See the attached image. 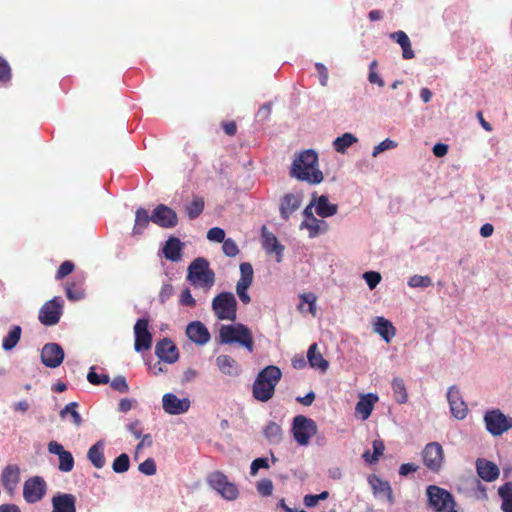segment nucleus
Instances as JSON below:
<instances>
[{"mask_svg": "<svg viewBox=\"0 0 512 512\" xmlns=\"http://www.w3.org/2000/svg\"><path fill=\"white\" fill-rule=\"evenodd\" d=\"M207 239L217 243H223L225 240V231L219 227H213L207 232Z\"/></svg>", "mask_w": 512, "mask_h": 512, "instance_id": "nucleus-56", "label": "nucleus"}, {"mask_svg": "<svg viewBox=\"0 0 512 512\" xmlns=\"http://www.w3.org/2000/svg\"><path fill=\"white\" fill-rule=\"evenodd\" d=\"M87 380L93 385L107 384L110 382V378L107 374L98 375L95 372L94 367L90 368Z\"/></svg>", "mask_w": 512, "mask_h": 512, "instance_id": "nucleus-48", "label": "nucleus"}, {"mask_svg": "<svg viewBox=\"0 0 512 512\" xmlns=\"http://www.w3.org/2000/svg\"><path fill=\"white\" fill-rule=\"evenodd\" d=\"M426 493L429 506L434 512H445L448 508L451 509L456 503L453 495L439 486H428Z\"/></svg>", "mask_w": 512, "mask_h": 512, "instance_id": "nucleus-8", "label": "nucleus"}, {"mask_svg": "<svg viewBox=\"0 0 512 512\" xmlns=\"http://www.w3.org/2000/svg\"><path fill=\"white\" fill-rule=\"evenodd\" d=\"M291 432L299 445L306 446L317 433V425L313 419L304 415H297L293 419Z\"/></svg>", "mask_w": 512, "mask_h": 512, "instance_id": "nucleus-6", "label": "nucleus"}, {"mask_svg": "<svg viewBox=\"0 0 512 512\" xmlns=\"http://www.w3.org/2000/svg\"><path fill=\"white\" fill-rule=\"evenodd\" d=\"M204 206H205V202H204V199L202 197H195L191 203H189L186 208H185V211L189 217V219L193 220V219H196L198 218L203 210H204Z\"/></svg>", "mask_w": 512, "mask_h": 512, "instance_id": "nucleus-41", "label": "nucleus"}, {"mask_svg": "<svg viewBox=\"0 0 512 512\" xmlns=\"http://www.w3.org/2000/svg\"><path fill=\"white\" fill-rule=\"evenodd\" d=\"M377 401L378 396L372 393L361 396L355 407L356 414L363 420L368 419Z\"/></svg>", "mask_w": 512, "mask_h": 512, "instance_id": "nucleus-25", "label": "nucleus"}, {"mask_svg": "<svg viewBox=\"0 0 512 512\" xmlns=\"http://www.w3.org/2000/svg\"><path fill=\"white\" fill-rule=\"evenodd\" d=\"M307 360L312 368L318 369L321 372H326L329 368V362L319 351L317 343H313L309 346L307 351Z\"/></svg>", "mask_w": 512, "mask_h": 512, "instance_id": "nucleus-26", "label": "nucleus"}, {"mask_svg": "<svg viewBox=\"0 0 512 512\" xmlns=\"http://www.w3.org/2000/svg\"><path fill=\"white\" fill-rule=\"evenodd\" d=\"M47 490L44 479L40 476H34L27 479L23 486V497L28 503L40 501Z\"/></svg>", "mask_w": 512, "mask_h": 512, "instance_id": "nucleus-13", "label": "nucleus"}, {"mask_svg": "<svg viewBox=\"0 0 512 512\" xmlns=\"http://www.w3.org/2000/svg\"><path fill=\"white\" fill-rule=\"evenodd\" d=\"M148 327L149 321L146 318L138 319L134 325V349L137 352L149 350L152 346V334Z\"/></svg>", "mask_w": 512, "mask_h": 512, "instance_id": "nucleus-14", "label": "nucleus"}, {"mask_svg": "<svg viewBox=\"0 0 512 512\" xmlns=\"http://www.w3.org/2000/svg\"><path fill=\"white\" fill-rule=\"evenodd\" d=\"M22 329L20 326H14L7 336L4 337L2 347L6 351L12 350L18 344L21 338Z\"/></svg>", "mask_w": 512, "mask_h": 512, "instance_id": "nucleus-39", "label": "nucleus"}, {"mask_svg": "<svg viewBox=\"0 0 512 512\" xmlns=\"http://www.w3.org/2000/svg\"><path fill=\"white\" fill-rule=\"evenodd\" d=\"M241 278L240 280H244L247 284H251L253 281V267L250 263H242L240 265Z\"/></svg>", "mask_w": 512, "mask_h": 512, "instance_id": "nucleus-58", "label": "nucleus"}, {"mask_svg": "<svg viewBox=\"0 0 512 512\" xmlns=\"http://www.w3.org/2000/svg\"><path fill=\"white\" fill-rule=\"evenodd\" d=\"M150 221L151 216H149L148 211L144 208H138L135 213V224L133 227V234H142L144 229L147 228Z\"/></svg>", "mask_w": 512, "mask_h": 512, "instance_id": "nucleus-34", "label": "nucleus"}, {"mask_svg": "<svg viewBox=\"0 0 512 512\" xmlns=\"http://www.w3.org/2000/svg\"><path fill=\"white\" fill-rule=\"evenodd\" d=\"M273 491L272 481L269 479H263L258 482V492L263 496H270Z\"/></svg>", "mask_w": 512, "mask_h": 512, "instance_id": "nucleus-60", "label": "nucleus"}, {"mask_svg": "<svg viewBox=\"0 0 512 512\" xmlns=\"http://www.w3.org/2000/svg\"><path fill=\"white\" fill-rule=\"evenodd\" d=\"M216 365L225 375L236 376L240 372L237 362L228 355H219L216 358Z\"/></svg>", "mask_w": 512, "mask_h": 512, "instance_id": "nucleus-31", "label": "nucleus"}, {"mask_svg": "<svg viewBox=\"0 0 512 512\" xmlns=\"http://www.w3.org/2000/svg\"><path fill=\"white\" fill-rule=\"evenodd\" d=\"M476 469L479 477L486 482H492L499 477L498 466L486 459H478L476 461Z\"/></svg>", "mask_w": 512, "mask_h": 512, "instance_id": "nucleus-23", "label": "nucleus"}, {"mask_svg": "<svg viewBox=\"0 0 512 512\" xmlns=\"http://www.w3.org/2000/svg\"><path fill=\"white\" fill-rule=\"evenodd\" d=\"M498 494L502 498V511L512 512V483L507 482L502 485L498 490Z\"/></svg>", "mask_w": 512, "mask_h": 512, "instance_id": "nucleus-36", "label": "nucleus"}, {"mask_svg": "<svg viewBox=\"0 0 512 512\" xmlns=\"http://www.w3.org/2000/svg\"><path fill=\"white\" fill-rule=\"evenodd\" d=\"M187 279L194 287L209 289L215 282V274L204 258H196L188 267Z\"/></svg>", "mask_w": 512, "mask_h": 512, "instance_id": "nucleus-3", "label": "nucleus"}, {"mask_svg": "<svg viewBox=\"0 0 512 512\" xmlns=\"http://www.w3.org/2000/svg\"><path fill=\"white\" fill-rule=\"evenodd\" d=\"M64 359V351L57 343H47L41 351V361L48 368L59 367Z\"/></svg>", "mask_w": 512, "mask_h": 512, "instance_id": "nucleus-16", "label": "nucleus"}, {"mask_svg": "<svg viewBox=\"0 0 512 512\" xmlns=\"http://www.w3.org/2000/svg\"><path fill=\"white\" fill-rule=\"evenodd\" d=\"M174 294L173 286L170 283L164 284L159 292V301L164 304Z\"/></svg>", "mask_w": 512, "mask_h": 512, "instance_id": "nucleus-59", "label": "nucleus"}, {"mask_svg": "<svg viewBox=\"0 0 512 512\" xmlns=\"http://www.w3.org/2000/svg\"><path fill=\"white\" fill-rule=\"evenodd\" d=\"M212 309L219 320L236 319L237 302L231 292H221L212 301Z\"/></svg>", "mask_w": 512, "mask_h": 512, "instance_id": "nucleus-7", "label": "nucleus"}, {"mask_svg": "<svg viewBox=\"0 0 512 512\" xmlns=\"http://www.w3.org/2000/svg\"><path fill=\"white\" fill-rule=\"evenodd\" d=\"M261 245L265 253L280 263L283 259L285 246L282 245L274 233L263 226L261 228Z\"/></svg>", "mask_w": 512, "mask_h": 512, "instance_id": "nucleus-12", "label": "nucleus"}, {"mask_svg": "<svg viewBox=\"0 0 512 512\" xmlns=\"http://www.w3.org/2000/svg\"><path fill=\"white\" fill-rule=\"evenodd\" d=\"M130 468L129 456L126 453L120 454L112 463V469L115 473H125Z\"/></svg>", "mask_w": 512, "mask_h": 512, "instance_id": "nucleus-43", "label": "nucleus"}, {"mask_svg": "<svg viewBox=\"0 0 512 512\" xmlns=\"http://www.w3.org/2000/svg\"><path fill=\"white\" fill-rule=\"evenodd\" d=\"M390 36L401 46L404 59H412L414 57L408 34H390Z\"/></svg>", "mask_w": 512, "mask_h": 512, "instance_id": "nucleus-38", "label": "nucleus"}, {"mask_svg": "<svg viewBox=\"0 0 512 512\" xmlns=\"http://www.w3.org/2000/svg\"><path fill=\"white\" fill-rule=\"evenodd\" d=\"M250 285L251 284H247V282H245L244 280H239L237 282L236 292H237V295L239 296L240 300L244 304H247L250 302V297L247 293V289L249 288Z\"/></svg>", "mask_w": 512, "mask_h": 512, "instance_id": "nucleus-53", "label": "nucleus"}, {"mask_svg": "<svg viewBox=\"0 0 512 512\" xmlns=\"http://www.w3.org/2000/svg\"><path fill=\"white\" fill-rule=\"evenodd\" d=\"M222 249L224 254L228 257H234L239 253L237 244L231 238H227L223 241Z\"/></svg>", "mask_w": 512, "mask_h": 512, "instance_id": "nucleus-52", "label": "nucleus"}, {"mask_svg": "<svg viewBox=\"0 0 512 512\" xmlns=\"http://www.w3.org/2000/svg\"><path fill=\"white\" fill-rule=\"evenodd\" d=\"M289 175L312 185L320 184L324 175L319 169L318 154L313 149H307L295 155Z\"/></svg>", "mask_w": 512, "mask_h": 512, "instance_id": "nucleus-1", "label": "nucleus"}, {"mask_svg": "<svg viewBox=\"0 0 512 512\" xmlns=\"http://www.w3.org/2000/svg\"><path fill=\"white\" fill-rule=\"evenodd\" d=\"M397 145V142L387 138L373 148L372 156L376 157L386 150L396 148Z\"/></svg>", "mask_w": 512, "mask_h": 512, "instance_id": "nucleus-50", "label": "nucleus"}, {"mask_svg": "<svg viewBox=\"0 0 512 512\" xmlns=\"http://www.w3.org/2000/svg\"><path fill=\"white\" fill-rule=\"evenodd\" d=\"M206 483L218 495L227 501L236 500L239 496L237 485L230 481L223 472L216 470L206 476Z\"/></svg>", "mask_w": 512, "mask_h": 512, "instance_id": "nucleus-4", "label": "nucleus"}, {"mask_svg": "<svg viewBox=\"0 0 512 512\" xmlns=\"http://www.w3.org/2000/svg\"><path fill=\"white\" fill-rule=\"evenodd\" d=\"M424 465L433 472H438L444 461V451L438 442L428 443L422 451Z\"/></svg>", "mask_w": 512, "mask_h": 512, "instance_id": "nucleus-11", "label": "nucleus"}, {"mask_svg": "<svg viewBox=\"0 0 512 512\" xmlns=\"http://www.w3.org/2000/svg\"><path fill=\"white\" fill-rule=\"evenodd\" d=\"M11 80V68L8 62L0 57V81L2 83H7Z\"/></svg>", "mask_w": 512, "mask_h": 512, "instance_id": "nucleus-57", "label": "nucleus"}, {"mask_svg": "<svg viewBox=\"0 0 512 512\" xmlns=\"http://www.w3.org/2000/svg\"><path fill=\"white\" fill-rule=\"evenodd\" d=\"M363 278L371 290L374 289L380 283V281L382 279L380 273H378L376 271L365 272L363 274Z\"/></svg>", "mask_w": 512, "mask_h": 512, "instance_id": "nucleus-54", "label": "nucleus"}, {"mask_svg": "<svg viewBox=\"0 0 512 512\" xmlns=\"http://www.w3.org/2000/svg\"><path fill=\"white\" fill-rule=\"evenodd\" d=\"M300 227L301 229L306 228L309 231L310 238H314L328 230V224L324 220H319L316 217L305 219Z\"/></svg>", "mask_w": 512, "mask_h": 512, "instance_id": "nucleus-32", "label": "nucleus"}, {"mask_svg": "<svg viewBox=\"0 0 512 512\" xmlns=\"http://www.w3.org/2000/svg\"><path fill=\"white\" fill-rule=\"evenodd\" d=\"M151 221L162 228H173L178 224V217L172 208L159 204L152 212Z\"/></svg>", "mask_w": 512, "mask_h": 512, "instance_id": "nucleus-15", "label": "nucleus"}, {"mask_svg": "<svg viewBox=\"0 0 512 512\" xmlns=\"http://www.w3.org/2000/svg\"><path fill=\"white\" fill-rule=\"evenodd\" d=\"M392 390L394 399L399 404H405L408 400V393L406 390L405 383L401 378H395L392 381Z\"/></svg>", "mask_w": 512, "mask_h": 512, "instance_id": "nucleus-37", "label": "nucleus"}, {"mask_svg": "<svg viewBox=\"0 0 512 512\" xmlns=\"http://www.w3.org/2000/svg\"><path fill=\"white\" fill-rule=\"evenodd\" d=\"M385 450V445L382 440H374L373 441V454L371 456L372 461H378L379 458L383 455Z\"/></svg>", "mask_w": 512, "mask_h": 512, "instance_id": "nucleus-61", "label": "nucleus"}, {"mask_svg": "<svg viewBox=\"0 0 512 512\" xmlns=\"http://www.w3.org/2000/svg\"><path fill=\"white\" fill-rule=\"evenodd\" d=\"M316 297L309 293V294H303L301 295V303L299 304L298 308L300 311H304V304L306 303L308 305V311L315 316L316 314Z\"/></svg>", "mask_w": 512, "mask_h": 512, "instance_id": "nucleus-47", "label": "nucleus"}, {"mask_svg": "<svg viewBox=\"0 0 512 512\" xmlns=\"http://www.w3.org/2000/svg\"><path fill=\"white\" fill-rule=\"evenodd\" d=\"M374 331L379 334L387 343H389L396 334V329L393 324L383 317L377 318L376 322L374 323Z\"/></svg>", "mask_w": 512, "mask_h": 512, "instance_id": "nucleus-30", "label": "nucleus"}, {"mask_svg": "<svg viewBox=\"0 0 512 512\" xmlns=\"http://www.w3.org/2000/svg\"><path fill=\"white\" fill-rule=\"evenodd\" d=\"M87 458L91 462V464L97 469H101L105 466L106 459L104 456L103 441H98L89 448Z\"/></svg>", "mask_w": 512, "mask_h": 512, "instance_id": "nucleus-27", "label": "nucleus"}, {"mask_svg": "<svg viewBox=\"0 0 512 512\" xmlns=\"http://www.w3.org/2000/svg\"><path fill=\"white\" fill-rule=\"evenodd\" d=\"M157 357L169 364L175 363L179 358V352L176 345L168 338H163L155 346Z\"/></svg>", "mask_w": 512, "mask_h": 512, "instance_id": "nucleus-19", "label": "nucleus"}, {"mask_svg": "<svg viewBox=\"0 0 512 512\" xmlns=\"http://www.w3.org/2000/svg\"><path fill=\"white\" fill-rule=\"evenodd\" d=\"M219 337L222 343H238L246 347L250 352L253 351L251 332L242 324L222 325L219 330Z\"/></svg>", "mask_w": 512, "mask_h": 512, "instance_id": "nucleus-5", "label": "nucleus"}, {"mask_svg": "<svg viewBox=\"0 0 512 512\" xmlns=\"http://www.w3.org/2000/svg\"><path fill=\"white\" fill-rule=\"evenodd\" d=\"M63 314V301L55 297L46 303L39 310L38 319L45 326H54L59 323Z\"/></svg>", "mask_w": 512, "mask_h": 512, "instance_id": "nucleus-10", "label": "nucleus"}, {"mask_svg": "<svg viewBox=\"0 0 512 512\" xmlns=\"http://www.w3.org/2000/svg\"><path fill=\"white\" fill-rule=\"evenodd\" d=\"M180 303L184 306L194 307L196 305L195 299L193 298L188 288L184 289L180 295Z\"/></svg>", "mask_w": 512, "mask_h": 512, "instance_id": "nucleus-62", "label": "nucleus"}, {"mask_svg": "<svg viewBox=\"0 0 512 512\" xmlns=\"http://www.w3.org/2000/svg\"><path fill=\"white\" fill-rule=\"evenodd\" d=\"M408 285L413 288H426L432 285V280L429 276L413 275L409 278Z\"/></svg>", "mask_w": 512, "mask_h": 512, "instance_id": "nucleus-46", "label": "nucleus"}, {"mask_svg": "<svg viewBox=\"0 0 512 512\" xmlns=\"http://www.w3.org/2000/svg\"><path fill=\"white\" fill-rule=\"evenodd\" d=\"M20 481V469L17 465H7L1 475V483L5 490L13 493Z\"/></svg>", "mask_w": 512, "mask_h": 512, "instance_id": "nucleus-22", "label": "nucleus"}, {"mask_svg": "<svg viewBox=\"0 0 512 512\" xmlns=\"http://www.w3.org/2000/svg\"><path fill=\"white\" fill-rule=\"evenodd\" d=\"M265 438L271 444H278L281 442L283 437V431L279 424L270 422L263 430Z\"/></svg>", "mask_w": 512, "mask_h": 512, "instance_id": "nucleus-35", "label": "nucleus"}, {"mask_svg": "<svg viewBox=\"0 0 512 512\" xmlns=\"http://www.w3.org/2000/svg\"><path fill=\"white\" fill-rule=\"evenodd\" d=\"M59 458V470L62 472H70L74 467V458L71 452L65 450L58 456Z\"/></svg>", "mask_w": 512, "mask_h": 512, "instance_id": "nucleus-45", "label": "nucleus"}, {"mask_svg": "<svg viewBox=\"0 0 512 512\" xmlns=\"http://www.w3.org/2000/svg\"><path fill=\"white\" fill-rule=\"evenodd\" d=\"M369 483L372 486L374 494L384 495L390 502L393 501L392 488L388 481H384L380 477L372 475L369 478Z\"/></svg>", "mask_w": 512, "mask_h": 512, "instance_id": "nucleus-33", "label": "nucleus"}, {"mask_svg": "<svg viewBox=\"0 0 512 512\" xmlns=\"http://www.w3.org/2000/svg\"><path fill=\"white\" fill-rule=\"evenodd\" d=\"M110 386L120 392V393H127L129 390V386L127 384V381L124 376H117L115 377L111 382Z\"/></svg>", "mask_w": 512, "mask_h": 512, "instance_id": "nucleus-55", "label": "nucleus"}, {"mask_svg": "<svg viewBox=\"0 0 512 512\" xmlns=\"http://www.w3.org/2000/svg\"><path fill=\"white\" fill-rule=\"evenodd\" d=\"M315 209L318 216L322 218L331 217L338 211L336 204H331L326 195L315 197Z\"/></svg>", "mask_w": 512, "mask_h": 512, "instance_id": "nucleus-28", "label": "nucleus"}, {"mask_svg": "<svg viewBox=\"0 0 512 512\" xmlns=\"http://www.w3.org/2000/svg\"><path fill=\"white\" fill-rule=\"evenodd\" d=\"M187 337L198 345H204L210 340V333L206 326L200 321H194L186 327Z\"/></svg>", "mask_w": 512, "mask_h": 512, "instance_id": "nucleus-21", "label": "nucleus"}, {"mask_svg": "<svg viewBox=\"0 0 512 512\" xmlns=\"http://www.w3.org/2000/svg\"><path fill=\"white\" fill-rule=\"evenodd\" d=\"M484 422L487 431L493 436H500L512 428V418L505 416L499 409L487 411Z\"/></svg>", "mask_w": 512, "mask_h": 512, "instance_id": "nucleus-9", "label": "nucleus"}, {"mask_svg": "<svg viewBox=\"0 0 512 512\" xmlns=\"http://www.w3.org/2000/svg\"><path fill=\"white\" fill-rule=\"evenodd\" d=\"M162 407L170 415H179L189 410L190 400L188 398L180 399L173 393H166L162 397Z\"/></svg>", "mask_w": 512, "mask_h": 512, "instance_id": "nucleus-17", "label": "nucleus"}, {"mask_svg": "<svg viewBox=\"0 0 512 512\" xmlns=\"http://www.w3.org/2000/svg\"><path fill=\"white\" fill-rule=\"evenodd\" d=\"M138 469L141 473H143L147 476H152L157 471L156 463H155L154 459H152V458H147L145 461H143L139 465Z\"/></svg>", "mask_w": 512, "mask_h": 512, "instance_id": "nucleus-51", "label": "nucleus"}, {"mask_svg": "<svg viewBox=\"0 0 512 512\" xmlns=\"http://www.w3.org/2000/svg\"><path fill=\"white\" fill-rule=\"evenodd\" d=\"M222 129L228 136H234L237 132V126L234 121H224L221 123Z\"/></svg>", "mask_w": 512, "mask_h": 512, "instance_id": "nucleus-64", "label": "nucleus"}, {"mask_svg": "<svg viewBox=\"0 0 512 512\" xmlns=\"http://www.w3.org/2000/svg\"><path fill=\"white\" fill-rule=\"evenodd\" d=\"M182 246L183 244L178 238L170 237L163 248L165 258L174 262L179 261L182 256Z\"/></svg>", "mask_w": 512, "mask_h": 512, "instance_id": "nucleus-29", "label": "nucleus"}, {"mask_svg": "<svg viewBox=\"0 0 512 512\" xmlns=\"http://www.w3.org/2000/svg\"><path fill=\"white\" fill-rule=\"evenodd\" d=\"M75 502L72 494H57L52 498V512H76Z\"/></svg>", "mask_w": 512, "mask_h": 512, "instance_id": "nucleus-24", "label": "nucleus"}, {"mask_svg": "<svg viewBox=\"0 0 512 512\" xmlns=\"http://www.w3.org/2000/svg\"><path fill=\"white\" fill-rule=\"evenodd\" d=\"M66 296L69 300L78 301L84 298L85 290L81 285L71 283L66 286Z\"/></svg>", "mask_w": 512, "mask_h": 512, "instance_id": "nucleus-44", "label": "nucleus"}, {"mask_svg": "<svg viewBox=\"0 0 512 512\" xmlns=\"http://www.w3.org/2000/svg\"><path fill=\"white\" fill-rule=\"evenodd\" d=\"M75 268V265L73 262L66 260L64 261L58 268L55 278L56 280H61L71 274Z\"/></svg>", "mask_w": 512, "mask_h": 512, "instance_id": "nucleus-49", "label": "nucleus"}, {"mask_svg": "<svg viewBox=\"0 0 512 512\" xmlns=\"http://www.w3.org/2000/svg\"><path fill=\"white\" fill-rule=\"evenodd\" d=\"M315 67L319 75V81L322 86H326L328 82V70L322 63H316Z\"/></svg>", "mask_w": 512, "mask_h": 512, "instance_id": "nucleus-63", "label": "nucleus"}, {"mask_svg": "<svg viewBox=\"0 0 512 512\" xmlns=\"http://www.w3.org/2000/svg\"><path fill=\"white\" fill-rule=\"evenodd\" d=\"M302 203L301 193H286L280 200L279 211L280 216L284 220H288L291 215L297 211Z\"/></svg>", "mask_w": 512, "mask_h": 512, "instance_id": "nucleus-20", "label": "nucleus"}, {"mask_svg": "<svg viewBox=\"0 0 512 512\" xmlns=\"http://www.w3.org/2000/svg\"><path fill=\"white\" fill-rule=\"evenodd\" d=\"M451 414L458 420L464 419L468 414V406L462 399L459 389L451 386L447 392Z\"/></svg>", "mask_w": 512, "mask_h": 512, "instance_id": "nucleus-18", "label": "nucleus"}, {"mask_svg": "<svg viewBox=\"0 0 512 512\" xmlns=\"http://www.w3.org/2000/svg\"><path fill=\"white\" fill-rule=\"evenodd\" d=\"M282 378L278 366L268 365L258 372V401L267 402L275 393V388Z\"/></svg>", "mask_w": 512, "mask_h": 512, "instance_id": "nucleus-2", "label": "nucleus"}, {"mask_svg": "<svg viewBox=\"0 0 512 512\" xmlns=\"http://www.w3.org/2000/svg\"><path fill=\"white\" fill-rule=\"evenodd\" d=\"M355 142H357V138L353 134L344 133L342 136L337 137L334 140L333 146L337 152L344 153L347 148L352 146Z\"/></svg>", "mask_w": 512, "mask_h": 512, "instance_id": "nucleus-40", "label": "nucleus"}, {"mask_svg": "<svg viewBox=\"0 0 512 512\" xmlns=\"http://www.w3.org/2000/svg\"><path fill=\"white\" fill-rule=\"evenodd\" d=\"M78 403L77 402H70L68 403L61 411H60V417L65 418L67 414L70 415L73 424L76 427L81 426L83 420L81 415L77 411Z\"/></svg>", "mask_w": 512, "mask_h": 512, "instance_id": "nucleus-42", "label": "nucleus"}]
</instances>
